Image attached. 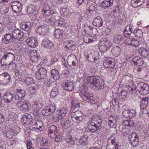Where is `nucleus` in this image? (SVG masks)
I'll return each mask as SVG.
<instances>
[{"instance_id": "obj_52", "label": "nucleus", "mask_w": 149, "mask_h": 149, "mask_svg": "<svg viewBox=\"0 0 149 149\" xmlns=\"http://www.w3.org/2000/svg\"><path fill=\"white\" fill-rule=\"evenodd\" d=\"M131 86L129 84H128L127 86V89H125V90H126L127 91H133L135 95H137V93H136V86H135V87H134V88H133L132 87H131Z\"/></svg>"}, {"instance_id": "obj_24", "label": "nucleus", "mask_w": 149, "mask_h": 149, "mask_svg": "<svg viewBox=\"0 0 149 149\" xmlns=\"http://www.w3.org/2000/svg\"><path fill=\"white\" fill-rule=\"evenodd\" d=\"M113 0H104L101 4L102 7L104 9L111 7L113 4Z\"/></svg>"}, {"instance_id": "obj_27", "label": "nucleus", "mask_w": 149, "mask_h": 149, "mask_svg": "<svg viewBox=\"0 0 149 149\" xmlns=\"http://www.w3.org/2000/svg\"><path fill=\"white\" fill-rule=\"evenodd\" d=\"M145 0H132L131 3L133 7L136 8L141 5L144 2Z\"/></svg>"}, {"instance_id": "obj_4", "label": "nucleus", "mask_w": 149, "mask_h": 149, "mask_svg": "<svg viewBox=\"0 0 149 149\" xmlns=\"http://www.w3.org/2000/svg\"><path fill=\"white\" fill-rule=\"evenodd\" d=\"M100 41L101 42L99 43V49L102 53H104L111 46L112 44L109 41Z\"/></svg>"}, {"instance_id": "obj_43", "label": "nucleus", "mask_w": 149, "mask_h": 149, "mask_svg": "<svg viewBox=\"0 0 149 149\" xmlns=\"http://www.w3.org/2000/svg\"><path fill=\"white\" fill-rule=\"evenodd\" d=\"M52 16H53L52 15V17L50 16H45V22L47 23H50L51 25L52 24V23L54 22V21L56 20V19L55 17H54L55 19L53 18Z\"/></svg>"}, {"instance_id": "obj_23", "label": "nucleus", "mask_w": 149, "mask_h": 149, "mask_svg": "<svg viewBox=\"0 0 149 149\" xmlns=\"http://www.w3.org/2000/svg\"><path fill=\"white\" fill-rule=\"evenodd\" d=\"M132 63L134 65H138L139 66H141L144 63L143 59L139 57L136 56L132 59Z\"/></svg>"}, {"instance_id": "obj_12", "label": "nucleus", "mask_w": 149, "mask_h": 149, "mask_svg": "<svg viewBox=\"0 0 149 149\" xmlns=\"http://www.w3.org/2000/svg\"><path fill=\"white\" fill-rule=\"evenodd\" d=\"M48 135L52 138H54L56 135H58V133L57 130V127L54 125L49 126L48 130Z\"/></svg>"}, {"instance_id": "obj_17", "label": "nucleus", "mask_w": 149, "mask_h": 149, "mask_svg": "<svg viewBox=\"0 0 149 149\" xmlns=\"http://www.w3.org/2000/svg\"><path fill=\"white\" fill-rule=\"evenodd\" d=\"M29 55L31 60L35 63L40 58V56L38 55L36 50H33L30 52H29Z\"/></svg>"}, {"instance_id": "obj_26", "label": "nucleus", "mask_w": 149, "mask_h": 149, "mask_svg": "<svg viewBox=\"0 0 149 149\" xmlns=\"http://www.w3.org/2000/svg\"><path fill=\"white\" fill-rule=\"evenodd\" d=\"M52 77L54 80L58 79L60 77V74L58 70L56 69H53L51 71Z\"/></svg>"}, {"instance_id": "obj_10", "label": "nucleus", "mask_w": 149, "mask_h": 149, "mask_svg": "<svg viewBox=\"0 0 149 149\" xmlns=\"http://www.w3.org/2000/svg\"><path fill=\"white\" fill-rule=\"evenodd\" d=\"M42 13L45 16H50L52 15L53 17L54 16V14L56 15L55 16L58 15L57 13H55L53 10H51L50 6L47 4L45 5L43 8Z\"/></svg>"}, {"instance_id": "obj_42", "label": "nucleus", "mask_w": 149, "mask_h": 149, "mask_svg": "<svg viewBox=\"0 0 149 149\" xmlns=\"http://www.w3.org/2000/svg\"><path fill=\"white\" fill-rule=\"evenodd\" d=\"M69 122L68 120H63L61 122V124L63 128L66 129L70 126Z\"/></svg>"}, {"instance_id": "obj_15", "label": "nucleus", "mask_w": 149, "mask_h": 149, "mask_svg": "<svg viewBox=\"0 0 149 149\" xmlns=\"http://www.w3.org/2000/svg\"><path fill=\"white\" fill-rule=\"evenodd\" d=\"M88 136L87 135H84L81 136L80 138H78L77 137L75 138L77 141H78L79 143L82 146L86 145L87 143V140Z\"/></svg>"}, {"instance_id": "obj_21", "label": "nucleus", "mask_w": 149, "mask_h": 149, "mask_svg": "<svg viewBox=\"0 0 149 149\" xmlns=\"http://www.w3.org/2000/svg\"><path fill=\"white\" fill-rule=\"evenodd\" d=\"M92 23L94 26L99 27L102 25L103 21L100 17L97 16L94 19Z\"/></svg>"}, {"instance_id": "obj_63", "label": "nucleus", "mask_w": 149, "mask_h": 149, "mask_svg": "<svg viewBox=\"0 0 149 149\" xmlns=\"http://www.w3.org/2000/svg\"><path fill=\"white\" fill-rule=\"evenodd\" d=\"M142 90H145L147 91H149V86L148 84H143L141 88Z\"/></svg>"}, {"instance_id": "obj_19", "label": "nucleus", "mask_w": 149, "mask_h": 149, "mask_svg": "<svg viewBox=\"0 0 149 149\" xmlns=\"http://www.w3.org/2000/svg\"><path fill=\"white\" fill-rule=\"evenodd\" d=\"M48 29L47 25H42L38 27L37 31L41 34L45 35L48 31Z\"/></svg>"}, {"instance_id": "obj_7", "label": "nucleus", "mask_w": 149, "mask_h": 149, "mask_svg": "<svg viewBox=\"0 0 149 149\" xmlns=\"http://www.w3.org/2000/svg\"><path fill=\"white\" fill-rule=\"evenodd\" d=\"M16 106L21 111L25 112L30 109V107L28 106V103L24 101H19L16 104Z\"/></svg>"}, {"instance_id": "obj_48", "label": "nucleus", "mask_w": 149, "mask_h": 149, "mask_svg": "<svg viewBox=\"0 0 149 149\" xmlns=\"http://www.w3.org/2000/svg\"><path fill=\"white\" fill-rule=\"evenodd\" d=\"M129 119H131L133 118L136 115L135 111L134 109L129 110Z\"/></svg>"}, {"instance_id": "obj_6", "label": "nucleus", "mask_w": 149, "mask_h": 149, "mask_svg": "<svg viewBox=\"0 0 149 149\" xmlns=\"http://www.w3.org/2000/svg\"><path fill=\"white\" fill-rule=\"evenodd\" d=\"M55 110L56 108L54 106L49 104L48 106L45 107L42 110L41 112L43 115L48 116L52 114Z\"/></svg>"}, {"instance_id": "obj_50", "label": "nucleus", "mask_w": 149, "mask_h": 149, "mask_svg": "<svg viewBox=\"0 0 149 149\" xmlns=\"http://www.w3.org/2000/svg\"><path fill=\"white\" fill-rule=\"evenodd\" d=\"M131 43V46H132L137 47L139 45V41L137 40L134 39H132Z\"/></svg>"}, {"instance_id": "obj_58", "label": "nucleus", "mask_w": 149, "mask_h": 149, "mask_svg": "<svg viewBox=\"0 0 149 149\" xmlns=\"http://www.w3.org/2000/svg\"><path fill=\"white\" fill-rule=\"evenodd\" d=\"M74 102L73 99H72V101L71 102V109L70 111L72 112L73 113H74Z\"/></svg>"}, {"instance_id": "obj_2", "label": "nucleus", "mask_w": 149, "mask_h": 149, "mask_svg": "<svg viewBox=\"0 0 149 149\" xmlns=\"http://www.w3.org/2000/svg\"><path fill=\"white\" fill-rule=\"evenodd\" d=\"M15 59V56L14 54L9 52H5L1 59V63L3 65L6 66L12 63Z\"/></svg>"}, {"instance_id": "obj_44", "label": "nucleus", "mask_w": 149, "mask_h": 149, "mask_svg": "<svg viewBox=\"0 0 149 149\" xmlns=\"http://www.w3.org/2000/svg\"><path fill=\"white\" fill-rule=\"evenodd\" d=\"M15 133H16V132L14 130L11 129L7 132L6 135L7 137L10 139L13 137Z\"/></svg>"}, {"instance_id": "obj_62", "label": "nucleus", "mask_w": 149, "mask_h": 149, "mask_svg": "<svg viewBox=\"0 0 149 149\" xmlns=\"http://www.w3.org/2000/svg\"><path fill=\"white\" fill-rule=\"evenodd\" d=\"M5 9L3 10V11L4 13L5 14L7 15V14L10 13V11L9 10V7L6 6L4 7Z\"/></svg>"}, {"instance_id": "obj_3", "label": "nucleus", "mask_w": 149, "mask_h": 149, "mask_svg": "<svg viewBox=\"0 0 149 149\" xmlns=\"http://www.w3.org/2000/svg\"><path fill=\"white\" fill-rule=\"evenodd\" d=\"M43 107L42 103L39 102L35 101L33 104L32 109L33 111V114L36 118H38L40 115L39 110Z\"/></svg>"}, {"instance_id": "obj_41", "label": "nucleus", "mask_w": 149, "mask_h": 149, "mask_svg": "<svg viewBox=\"0 0 149 149\" xmlns=\"http://www.w3.org/2000/svg\"><path fill=\"white\" fill-rule=\"evenodd\" d=\"M59 115L61 116L63 119V117L65 116L66 113L68 112V110L66 108H63L60 110Z\"/></svg>"}, {"instance_id": "obj_54", "label": "nucleus", "mask_w": 149, "mask_h": 149, "mask_svg": "<svg viewBox=\"0 0 149 149\" xmlns=\"http://www.w3.org/2000/svg\"><path fill=\"white\" fill-rule=\"evenodd\" d=\"M47 141V139L46 138L42 139L40 143L41 145L42 146H46L48 144Z\"/></svg>"}, {"instance_id": "obj_34", "label": "nucleus", "mask_w": 149, "mask_h": 149, "mask_svg": "<svg viewBox=\"0 0 149 149\" xmlns=\"http://www.w3.org/2000/svg\"><path fill=\"white\" fill-rule=\"evenodd\" d=\"M64 31L63 30L59 29H56L55 31V36L57 39L61 38L64 34Z\"/></svg>"}, {"instance_id": "obj_61", "label": "nucleus", "mask_w": 149, "mask_h": 149, "mask_svg": "<svg viewBox=\"0 0 149 149\" xmlns=\"http://www.w3.org/2000/svg\"><path fill=\"white\" fill-rule=\"evenodd\" d=\"M94 86L96 87L99 90H102L104 88V84H93Z\"/></svg>"}, {"instance_id": "obj_39", "label": "nucleus", "mask_w": 149, "mask_h": 149, "mask_svg": "<svg viewBox=\"0 0 149 149\" xmlns=\"http://www.w3.org/2000/svg\"><path fill=\"white\" fill-rule=\"evenodd\" d=\"M17 94L18 97L21 99L23 98L25 95V91L22 89H17Z\"/></svg>"}, {"instance_id": "obj_14", "label": "nucleus", "mask_w": 149, "mask_h": 149, "mask_svg": "<svg viewBox=\"0 0 149 149\" xmlns=\"http://www.w3.org/2000/svg\"><path fill=\"white\" fill-rule=\"evenodd\" d=\"M32 117L30 114L25 113L23 115L22 121L24 124L28 125L32 120Z\"/></svg>"}, {"instance_id": "obj_55", "label": "nucleus", "mask_w": 149, "mask_h": 149, "mask_svg": "<svg viewBox=\"0 0 149 149\" xmlns=\"http://www.w3.org/2000/svg\"><path fill=\"white\" fill-rule=\"evenodd\" d=\"M129 110H125L122 113L123 116L126 118L129 119Z\"/></svg>"}, {"instance_id": "obj_33", "label": "nucleus", "mask_w": 149, "mask_h": 149, "mask_svg": "<svg viewBox=\"0 0 149 149\" xmlns=\"http://www.w3.org/2000/svg\"><path fill=\"white\" fill-rule=\"evenodd\" d=\"M93 93H85L84 94H83V96L84 97H83V98L84 99H86V100H87V102H89L91 100H93L94 97H93Z\"/></svg>"}, {"instance_id": "obj_5", "label": "nucleus", "mask_w": 149, "mask_h": 149, "mask_svg": "<svg viewBox=\"0 0 149 149\" xmlns=\"http://www.w3.org/2000/svg\"><path fill=\"white\" fill-rule=\"evenodd\" d=\"M12 34L16 44L19 43L18 41L22 40L23 39L22 37L24 36V33L19 30H14Z\"/></svg>"}, {"instance_id": "obj_13", "label": "nucleus", "mask_w": 149, "mask_h": 149, "mask_svg": "<svg viewBox=\"0 0 149 149\" xmlns=\"http://www.w3.org/2000/svg\"><path fill=\"white\" fill-rule=\"evenodd\" d=\"M115 60L112 58H109L104 61L103 65L106 68H111L113 67L115 65Z\"/></svg>"}, {"instance_id": "obj_64", "label": "nucleus", "mask_w": 149, "mask_h": 149, "mask_svg": "<svg viewBox=\"0 0 149 149\" xmlns=\"http://www.w3.org/2000/svg\"><path fill=\"white\" fill-rule=\"evenodd\" d=\"M2 75L4 76L5 77H6L9 81L11 79L10 76L8 73H4L2 74Z\"/></svg>"}, {"instance_id": "obj_37", "label": "nucleus", "mask_w": 149, "mask_h": 149, "mask_svg": "<svg viewBox=\"0 0 149 149\" xmlns=\"http://www.w3.org/2000/svg\"><path fill=\"white\" fill-rule=\"evenodd\" d=\"M13 11L16 14L19 13L22 9V5L19 4L17 6L11 7Z\"/></svg>"}, {"instance_id": "obj_38", "label": "nucleus", "mask_w": 149, "mask_h": 149, "mask_svg": "<svg viewBox=\"0 0 149 149\" xmlns=\"http://www.w3.org/2000/svg\"><path fill=\"white\" fill-rule=\"evenodd\" d=\"M52 121L55 122H58L60 120L63 119L61 116L58 114L52 116Z\"/></svg>"}, {"instance_id": "obj_25", "label": "nucleus", "mask_w": 149, "mask_h": 149, "mask_svg": "<svg viewBox=\"0 0 149 149\" xmlns=\"http://www.w3.org/2000/svg\"><path fill=\"white\" fill-rule=\"evenodd\" d=\"M149 100V97H148L142 98V100L141 101L140 105L141 109L143 110L146 109L148 105Z\"/></svg>"}, {"instance_id": "obj_60", "label": "nucleus", "mask_w": 149, "mask_h": 149, "mask_svg": "<svg viewBox=\"0 0 149 149\" xmlns=\"http://www.w3.org/2000/svg\"><path fill=\"white\" fill-rule=\"evenodd\" d=\"M17 115L15 112L10 113L9 115V117L12 119H15Z\"/></svg>"}, {"instance_id": "obj_46", "label": "nucleus", "mask_w": 149, "mask_h": 149, "mask_svg": "<svg viewBox=\"0 0 149 149\" xmlns=\"http://www.w3.org/2000/svg\"><path fill=\"white\" fill-rule=\"evenodd\" d=\"M65 89L69 91H72L73 89V84H65V85L62 86Z\"/></svg>"}, {"instance_id": "obj_31", "label": "nucleus", "mask_w": 149, "mask_h": 149, "mask_svg": "<svg viewBox=\"0 0 149 149\" xmlns=\"http://www.w3.org/2000/svg\"><path fill=\"white\" fill-rule=\"evenodd\" d=\"M123 37L120 35H115L113 38V41L115 43H122L123 40Z\"/></svg>"}, {"instance_id": "obj_30", "label": "nucleus", "mask_w": 149, "mask_h": 149, "mask_svg": "<svg viewBox=\"0 0 149 149\" xmlns=\"http://www.w3.org/2000/svg\"><path fill=\"white\" fill-rule=\"evenodd\" d=\"M35 126L36 128L40 131L42 130L44 128L43 122L41 120H37L36 122V124H35Z\"/></svg>"}, {"instance_id": "obj_53", "label": "nucleus", "mask_w": 149, "mask_h": 149, "mask_svg": "<svg viewBox=\"0 0 149 149\" xmlns=\"http://www.w3.org/2000/svg\"><path fill=\"white\" fill-rule=\"evenodd\" d=\"M24 82L26 84H33L35 83L33 82L32 78L29 77H26L25 80Z\"/></svg>"}, {"instance_id": "obj_1", "label": "nucleus", "mask_w": 149, "mask_h": 149, "mask_svg": "<svg viewBox=\"0 0 149 149\" xmlns=\"http://www.w3.org/2000/svg\"><path fill=\"white\" fill-rule=\"evenodd\" d=\"M102 121V119L97 118V116H93L88 123V127L89 131L92 133L95 132L99 134Z\"/></svg>"}, {"instance_id": "obj_49", "label": "nucleus", "mask_w": 149, "mask_h": 149, "mask_svg": "<svg viewBox=\"0 0 149 149\" xmlns=\"http://www.w3.org/2000/svg\"><path fill=\"white\" fill-rule=\"evenodd\" d=\"M141 53L143 56L146 57L149 54V50L148 49H144L142 50Z\"/></svg>"}, {"instance_id": "obj_11", "label": "nucleus", "mask_w": 149, "mask_h": 149, "mask_svg": "<svg viewBox=\"0 0 149 149\" xmlns=\"http://www.w3.org/2000/svg\"><path fill=\"white\" fill-rule=\"evenodd\" d=\"M12 34L8 33L5 34L2 38V41L5 44H8L13 42L15 43Z\"/></svg>"}, {"instance_id": "obj_57", "label": "nucleus", "mask_w": 149, "mask_h": 149, "mask_svg": "<svg viewBox=\"0 0 149 149\" xmlns=\"http://www.w3.org/2000/svg\"><path fill=\"white\" fill-rule=\"evenodd\" d=\"M19 5H22L21 4L19 1H14L12 2L11 3L10 5L11 7H13L15 6H18L19 5Z\"/></svg>"}, {"instance_id": "obj_32", "label": "nucleus", "mask_w": 149, "mask_h": 149, "mask_svg": "<svg viewBox=\"0 0 149 149\" xmlns=\"http://www.w3.org/2000/svg\"><path fill=\"white\" fill-rule=\"evenodd\" d=\"M112 54L115 56H119L120 52V49L118 46H116L112 49L111 50Z\"/></svg>"}, {"instance_id": "obj_29", "label": "nucleus", "mask_w": 149, "mask_h": 149, "mask_svg": "<svg viewBox=\"0 0 149 149\" xmlns=\"http://www.w3.org/2000/svg\"><path fill=\"white\" fill-rule=\"evenodd\" d=\"M95 55H97V54L94 52L89 54L88 56V60L90 62L95 63L97 61V59Z\"/></svg>"}, {"instance_id": "obj_22", "label": "nucleus", "mask_w": 149, "mask_h": 149, "mask_svg": "<svg viewBox=\"0 0 149 149\" xmlns=\"http://www.w3.org/2000/svg\"><path fill=\"white\" fill-rule=\"evenodd\" d=\"M3 100L5 102H11L14 98L13 94L10 93H8L4 94L3 96Z\"/></svg>"}, {"instance_id": "obj_8", "label": "nucleus", "mask_w": 149, "mask_h": 149, "mask_svg": "<svg viewBox=\"0 0 149 149\" xmlns=\"http://www.w3.org/2000/svg\"><path fill=\"white\" fill-rule=\"evenodd\" d=\"M129 141L133 146H137L139 144V136L135 132H133L129 136Z\"/></svg>"}, {"instance_id": "obj_18", "label": "nucleus", "mask_w": 149, "mask_h": 149, "mask_svg": "<svg viewBox=\"0 0 149 149\" xmlns=\"http://www.w3.org/2000/svg\"><path fill=\"white\" fill-rule=\"evenodd\" d=\"M42 45L47 49H51L53 46V43L47 38L44 39L42 42Z\"/></svg>"}, {"instance_id": "obj_36", "label": "nucleus", "mask_w": 149, "mask_h": 149, "mask_svg": "<svg viewBox=\"0 0 149 149\" xmlns=\"http://www.w3.org/2000/svg\"><path fill=\"white\" fill-rule=\"evenodd\" d=\"M79 90L81 92L83 96V94H84L85 93H89L88 91V87L84 85H82L80 87Z\"/></svg>"}, {"instance_id": "obj_45", "label": "nucleus", "mask_w": 149, "mask_h": 149, "mask_svg": "<svg viewBox=\"0 0 149 149\" xmlns=\"http://www.w3.org/2000/svg\"><path fill=\"white\" fill-rule=\"evenodd\" d=\"M82 105V104L80 105V103L79 102H76V104H75V110H77L75 111V115L77 113H79L81 114V111H78L80 109Z\"/></svg>"}, {"instance_id": "obj_47", "label": "nucleus", "mask_w": 149, "mask_h": 149, "mask_svg": "<svg viewBox=\"0 0 149 149\" xmlns=\"http://www.w3.org/2000/svg\"><path fill=\"white\" fill-rule=\"evenodd\" d=\"M58 94V90L55 89H53L50 93V96L52 98H55Z\"/></svg>"}, {"instance_id": "obj_59", "label": "nucleus", "mask_w": 149, "mask_h": 149, "mask_svg": "<svg viewBox=\"0 0 149 149\" xmlns=\"http://www.w3.org/2000/svg\"><path fill=\"white\" fill-rule=\"evenodd\" d=\"M27 143H26L27 147L28 149H34L33 147L31 145L32 144V143L30 140L28 141V140H27Z\"/></svg>"}, {"instance_id": "obj_51", "label": "nucleus", "mask_w": 149, "mask_h": 149, "mask_svg": "<svg viewBox=\"0 0 149 149\" xmlns=\"http://www.w3.org/2000/svg\"><path fill=\"white\" fill-rule=\"evenodd\" d=\"M67 140L68 142L70 143V144H74V139L72 137V136L71 135L68 136Z\"/></svg>"}, {"instance_id": "obj_35", "label": "nucleus", "mask_w": 149, "mask_h": 149, "mask_svg": "<svg viewBox=\"0 0 149 149\" xmlns=\"http://www.w3.org/2000/svg\"><path fill=\"white\" fill-rule=\"evenodd\" d=\"M87 80L90 84H97L99 83L97 79L93 76L89 77L87 78Z\"/></svg>"}, {"instance_id": "obj_28", "label": "nucleus", "mask_w": 149, "mask_h": 149, "mask_svg": "<svg viewBox=\"0 0 149 149\" xmlns=\"http://www.w3.org/2000/svg\"><path fill=\"white\" fill-rule=\"evenodd\" d=\"M31 24L30 22H24L21 25V27L22 30L26 31H29L30 28L31 27Z\"/></svg>"}, {"instance_id": "obj_20", "label": "nucleus", "mask_w": 149, "mask_h": 149, "mask_svg": "<svg viewBox=\"0 0 149 149\" xmlns=\"http://www.w3.org/2000/svg\"><path fill=\"white\" fill-rule=\"evenodd\" d=\"M26 41L27 44L32 48H34L38 45V42L35 38H30L27 39Z\"/></svg>"}, {"instance_id": "obj_56", "label": "nucleus", "mask_w": 149, "mask_h": 149, "mask_svg": "<svg viewBox=\"0 0 149 149\" xmlns=\"http://www.w3.org/2000/svg\"><path fill=\"white\" fill-rule=\"evenodd\" d=\"M55 138V141H56L59 142L61 141V136L60 135V134L58 133V135H56V136H55L54 137Z\"/></svg>"}, {"instance_id": "obj_9", "label": "nucleus", "mask_w": 149, "mask_h": 149, "mask_svg": "<svg viewBox=\"0 0 149 149\" xmlns=\"http://www.w3.org/2000/svg\"><path fill=\"white\" fill-rule=\"evenodd\" d=\"M47 71L43 68H40L36 73V78L39 79H44L47 76Z\"/></svg>"}, {"instance_id": "obj_16", "label": "nucleus", "mask_w": 149, "mask_h": 149, "mask_svg": "<svg viewBox=\"0 0 149 149\" xmlns=\"http://www.w3.org/2000/svg\"><path fill=\"white\" fill-rule=\"evenodd\" d=\"M132 31V26L130 25H127L123 32L124 36L127 38L130 36L133 37Z\"/></svg>"}, {"instance_id": "obj_40", "label": "nucleus", "mask_w": 149, "mask_h": 149, "mask_svg": "<svg viewBox=\"0 0 149 149\" xmlns=\"http://www.w3.org/2000/svg\"><path fill=\"white\" fill-rule=\"evenodd\" d=\"M138 38H141L143 36V32L141 30H134L133 32V36Z\"/></svg>"}]
</instances>
